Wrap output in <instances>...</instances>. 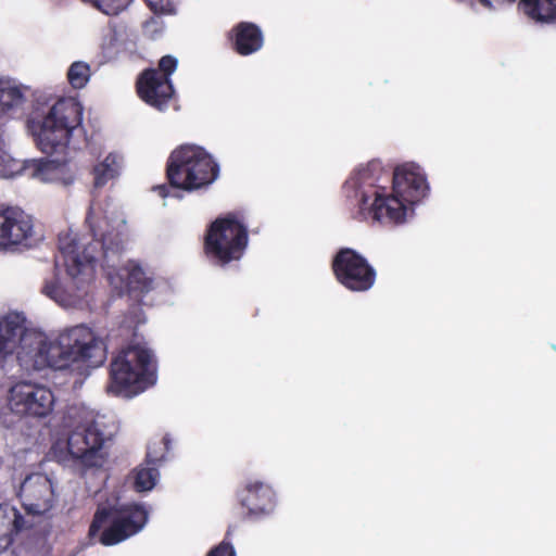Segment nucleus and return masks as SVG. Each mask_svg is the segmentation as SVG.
I'll use <instances>...</instances> for the list:
<instances>
[{"mask_svg":"<svg viewBox=\"0 0 556 556\" xmlns=\"http://www.w3.org/2000/svg\"><path fill=\"white\" fill-rule=\"evenodd\" d=\"M55 396L46 386L20 381L9 389L8 406L17 416L46 418L54 408Z\"/></svg>","mask_w":556,"mask_h":556,"instance_id":"nucleus-13","label":"nucleus"},{"mask_svg":"<svg viewBox=\"0 0 556 556\" xmlns=\"http://www.w3.org/2000/svg\"><path fill=\"white\" fill-rule=\"evenodd\" d=\"M218 165L202 147L185 144L174 150L167 163V177L172 186L193 191L214 182Z\"/></svg>","mask_w":556,"mask_h":556,"instance_id":"nucleus-9","label":"nucleus"},{"mask_svg":"<svg viewBox=\"0 0 556 556\" xmlns=\"http://www.w3.org/2000/svg\"><path fill=\"white\" fill-rule=\"evenodd\" d=\"M239 497L241 505L254 517L268 516L276 507L274 490L261 481H249Z\"/></svg>","mask_w":556,"mask_h":556,"instance_id":"nucleus-18","label":"nucleus"},{"mask_svg":"<svg viewBox=\"0 0 556 556\" xmlns=\"http://www.w3.org/2000/svg\"><path fill=\"white\" fill-rule=\"evenodd\" d=\"M66 79L75 90L84 89L91 79V66L86 61H74L66 71Z\"/></svg>","mask_w":556,"mask_h":556,"instance_id":"nucleus-25","label":"nucleus"},{"mask_svg":"<svg viewBox=\"0 0 556 556\" xmlns=\"http://www.w3.org/2000/svg\"><path fill=\"white\" fill-rule=\"evenodd\" d=\"M10 216L11 208L0 211V250L8 249Z\"/></svg>","mask_w":556,"mask_h":556,"instance_id":"nucleus-30","label":"nucleus"},{"mask_svg":"<svg viewBox=\"0 0 556 556\" xmlns=\"http://www.w3.org/2000/svg\"><path fill=\"white\" fill-rule=\"evenodd\" d=\"M178 60L172 55L163 56L159 68L144 71L138 81L139 97L149 105L163 111L173 98L174 88L169 76L177 70Z\"/></svg>","mask_w":556,"mask_h":556,"instance_id":"nucleus-14","label":"nucleus"},{"mask_svg":"<svg viewBox=\"0 0 556 556\" xmlns=\"http://www.w3.org/2000/svg\"><path fill=\"white\" fill-rule=\"evenodd\" d=\"M248 244L247 227L232 216L216 219L205 237V253L210 260L225 265L238 261Z\"/></svg>","mask_w":556,"mask_h":556,"instance_id":"nucleus-11","label":"nucleus"},{"mask_svg":"<svg viewBox=\"0 0 556 556\" xmlns=\"http://www.w3.org/2000/svg\"><path fill=\"white\" fill-rule=\"evenodd\" d=\"M87 222L90 226L93 245L98 254V264L105 271L110 283L119 292L140 291L165 293L170 287L164 279L147 273L135 262H123V252L127 239L125 219L115 211L103 210L92 203Z\"/></svg>","mask_w":556,"mask_h":556,"instance_id":"nucleus-1","label":"nucleus"},{"mask_svg":"<svg viewBox=\"0 0 556 556\" xmlns=\"http://www.w3.org/2000/svg\"><path fill=\"white\" fill-rule=\"evenodd\" d=\"M429 187L422 169L415 164L397 167L393 174V193L384 195L375 190L372 193L363 192V203L371 197L369 215L372 220L386 224L405 223L413 214V205L425 198Z\"/></svg>","mask_w":556,"mask_h":556,"instance_id":"nucleus-7","label":"nucleus"},{"mask_svg":"<svg viewBox=\"0 0 556 556\" xmlns=\"http://www.w3.org/2000/svg\"><path fill=\"white\" fill-rule=\"evenodd\" d=\"M155 14H173L179 0H144Z\"/></svg>","mask_w":556,"mask_h":556,"instance_id":"nucleus-29","label":"nucleus"},{"mask_svg":"<svg viewBox=\"0 0 556 556\" xmlns=\"http://www.w3.org/2000/svg\"><path fill=\"white\" fill-rule=\"evenodd\" d=\"M233 42L238 53L249 55L262 48L263 35L255 24L242 22L233 29Z\"/></svg>","mask_w":556,"mask_h":556,"instance_id":"nucleus-21","label":"nucleus"},{"mask_svg":"<svg viewBox=\"0 0 556 556\" xmlns=\"http://www.w3.org/2000/svg\"><path fill=\"white\" fill-rule=\"evenodd\" d=\"M20 174L42 184L68 185L73 181L72 173L65 159H38L21 161L14 159L0 139V177L13 178Z\"/></svg>","mask_w":556,"mask_h":556,"instance_id":"nucleus-12","label":"nucleus"},{"mask_svg":"<svg viewBox=\"0 0 556 556\" xmlns=\"http://www.w3.org/2000/svg\"><path fill=\"white\" fill-rule=\"evenodd\" d=\"M383 174L384 168L381 163L379 161H371L365 165H359L345 182L346 191L353 192V195H349L357 200L359 213L366 219H372V216L369 215V207L375 197H371L365 204L363 203L362 193L368 192L370 194L375 190L382 192V189L378 187L377 184L381 180Z\"/></svg>","mask_w":556,"mask_h":556,"instance_id":"nucleus-17","label":"nucleus"},{"mask_svg":"<svg viewBox=\"0 0 556 556\" xmlns=\"http://www.w3.org/2000/svg\"><path fill=\"white\" fill-rule=\"evenodd\" d=\"M29 87L11 76H0V118H14L27 102Z\"/></svg>","mask_w":556,"mask_h":556,"instance_id":"nucleus-19","label":"nucleus"},{"mask_svg":"<svg viewBox=\"0 0 556 556\" xmlns=\"http://www.w3.org/2000/svg\"><path fill=\"white\" fill-rule=\"evenodd\" d=\"M520 10L540 23L556 22V0H520Z\"/></svg>","mask_w":556,"mask_h":556,"instance_id":"nucleus-23","label":"nucleus"},{"mask_svg":"<svg viewBox=\"0 0 556 556\" xmlns=\"http://www.w3.org/2000/svg\"><path fill=\"white\" fill-rule=\"evenodd\" d=\"M332 266L337 279L352 291H366L374 286L376 277L374 268L353 250H341Z\"/></svg>","mask_w":556,"mask_h":556,"instance_id":"nucleus-16","label":"nucleus"},{"mask_svg":"<svg viewBox=\"0 0 556 556\" xmlns=\"http://www.w3.org/2000/svg\"><path fill=\"white\" fill-rule=\"evenodd\" d=\"M123 166V156L116 152L109 153L93 168L94 186L103 187L110 180L116 178Z\"/></svg>","mask_w":556,"mask_h":556,"instance_id":"nucleus-24","label":"nucleus"},{"mask_svg":"<svg viewBox=\"0 0 556 556\" xmlns=\"http://www.w3.org/2000/svg\"><path fill=\"white\" fill-rule=\"evenodd\" d=\"M159 479V471L153 467H140L135 472V488L139 492L152 490Z\"/></svg>","mask_w":556,"mask_h":556,"instance_id":"nucleus-26","label":"nucleus"},{"mask_svg":"<svg viewBox=\"0 0 556 556\" xmlns=\"http://www.w3.org/2000/svg\"><path fill=\"white\" fill-rule=\"evenodd\" d=\"M207 556H236V552L231 544L222 542L218 546L213 548Z\"/></svg>","mask_w":556,"mask_h":556,"instance_id":"nucleus-32","label":"nucleus"},{"mask_svg":"<svg viewBox=\"0 0 556 556\" xmlns=\"http://www.w3.org/2000/svg\"><path fill=\"white\" fill-rule=\"evenodd\" d=\"M115 42H116V30L111 27L106 28L103 31V37H102V41L100 45L101 49L103 51L111 50L115 46Z\"/></svg>","mask_w":556,"mask_h":556,"instance_id":"nucleus-31","label":"nucleus"},{"mask_svg":"<svg viewBox=\"0 0 556 556\" xmlns=\"http://www.w3.org/2000/svg\"><path fill=\"white\" fill-rule=\"evenodd\" d=\"M24 509L31 515L52 510L58 502V480L54 472H31L20 484L17 493Z\"/></svg>","mask_w":556,"mask_h":556,"instance_id":"nucleus-15","label":"nucleus"},{"mask_svg":"<svg viewBox=\"0 0 556 556\" xmlns=\"http://www.w3.org/2000/svg\"><path fill=\"white\" fill-rule=\"evenodd\" d=\"M106 358V348L102 338L86 325H76L48 337L37 354V370L52 368L86 375L99 367Z\"/></svg>","mask_w":556,"mask_h":556,"instance_id":"nucleus-5","label":"nucleus"},{"mask_svg":"<svg viewBox=\"0 0 556 556\" xmlns=\"http://www.w3.org/2000/svg\"><path fill=\"white\" fill-rule=\"evenodd\" d=\"M108 391L112 394L132 397L156 381V365L152 352L140 345L121 351L111 363Z\"/></svg>","mask_w":556,"mask_h":556,"instance_id":"nucleus-8","label":"nucleus"},{"mask_svg":"<svg viewBox=\"0 0 556 556\" xmlns=\"http://www.w3.org/2000/svg\"><path fill=\"white\" fill-rule=\"evenodd\" d=\"M62 425L66 439H59L52 453L60 463L74 462L81 469H100L104 466L108 453L104 444L113 435V425L105 415L75 404L67 407Z\"/></svg>","mask_w":556,"mask_h":556,"instance_id":"nucleus-3","label":"nucleus"},{"mask_svg":"<svg viewBox=\"0 0 556 556\" xmlns=\"http://www.w3.org/2000/svg\"><path fill=\"white\" fill-rule=\"evenodd\" d=\"M83 115L84 108L76 98H60L36 108L27 119V130L40 151L63 155L67 148L78 149L88 141Z\"/></svg>","mask_w":556,"mask_h":556,"instance_id":"nucleus-4","label":"nucleus"},{"mask_svg":"<svg viewBox=\"0 0 556 556\" xmlns=\"http://www.w3.org/2000/svg\"><path fill=\"white\" fill-rule=\"evenodd\" d=\"M34 236V224L31 217L24 211L11 207L8 249L30 244Z\"/></svg>","mask_w":556,"mask_h":556,"instance_id":"nucleus-20","label":"nucleus"},{"mask_svg":"<svg viewBox=\"0 0 556 556\" xmlns=\"http://www.w3.org/2000/svg\"><path fill=\"white\" fill-rule=\"evenodd\" d=\"M23 518L17 510L7 504L0 505V552L12 542V534L23 528Z\"/></svg>","mask_w":556,"mask_h":556,"instance_id":"nucleus-22","label":"nucleus"},{"mask_svg":"<svg viewBox=\"0 0 556 556\" xmlns=\"http://www.w3.org/2000/svg\"><path fill=\"white\" fill-rule=\"evenodd\" d=\"M104 14L115 15L126 9L131 0H83Z\"/></svg>","mask_w":556,"mask_h":556,"instance_id":"nucleus-27","label":"nucleus"},{"mask_svg":"<svg viewBox=\"0 0 556 556\" xmlns=\"http://www.w3.org/2000/svg\"><path fill=\"white\" fill-rule=\"evenodd\" d=\"M169 439L163 438L157 442H153L148 447L147 458L151 465H156L164 459L165 453L168 451Z\"/></svg>","mask_w":556,"mask_h":556,"instance_id":"nucleus-28","label":"nucleus"},{"mask_svg":"<svg viewBox=\"0 0 556 556\" xmlns=\"http://www.w3.org/2000/svg\"><path fill=\"white\" fill-rule=\"evenodd\" d=\"M58 247L65 276L45 278L41 293L64 308L84 309L91 301L90 286L99 260L91 233L80 236L73 229L64 230L59 235Z\"/></svg>","mask_w":556,"mask_h":556,"instance_id":"nucleus-2","label":"nucleus"},{"mask_svg":"<svg viewBox=\"0 0 556 556\" xmlns=\"http://www.w3.org/2000/svg\"><path fill=\"white\" fill-rule=\"evenodd\" d=\"M45 342L46 333L27 327L22 313L11 312L3 316L0 319V384L5 379L37 371V364H31Z\"/></svg>","mask_w":556,"mask_h":556,"instance_id":"nucleus-6","label":"nucleus"},{"mask_svg":"<svg viewBox=\"0 0 556 556\" xmlns=\"http://www.w3.org/2000/svg\"><path fill=\"white\" fill-rule=\"evenodd\" d=\"M147 520L148 511L138 504L100 506L89 533L96 535L106 522H110L111 526L102 532L100 542L103 545H114L142 530Z\"/></svg>","mask_w":556,"mask_h":556,"instance_id":"nucleus-10","label":"nucleus"},{"mask_svg":"<svg viewBox=\"0 0 556 556\" xmlns=\"http://www.w3.org/2000/svg\"><path fill=\"white\" fill-rule=\"evenodd\" d=\"M154 191L157 192L161 198H166L169 195L168 188L165 186H157L154 188Z\"/></svg>","mask_w":556,"mask_h":556,"instance_id":"nucleus-33","label":"nucleus"}]
</instances>
